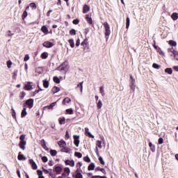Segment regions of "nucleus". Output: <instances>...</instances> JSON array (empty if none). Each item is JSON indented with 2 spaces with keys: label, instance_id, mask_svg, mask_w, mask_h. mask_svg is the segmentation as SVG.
Returning <instances> with one entry per match:
<instances>
[{
  "label": "nucleus",
  "instance_id": "nucleus-1",
  "mask_svg": "<svg viewBox=\"0 0 178 178\" xmlns=\"http://www.w3.org/2000/svg\"><path fill=\"white\" fill-rule=\"evenodd\" d=\"M103 26L105 29V35L106 40L109 39V36L111 35V26H109V24H108L106 22H105L103 24Z\"/></svg>",
  "mask_w": 178,
  "mask_h": 178
},
{
  "label": "nucleus",
  "instance_id": "nucleus-2",
  "mask_svg": "<svg viewBox=\"0 0 178 178\" xmlns=\"http://www.w3.org/2000/svg\"><path fill=\"white\" fill-rule=\"evenodd\" d=\"M81 47H83V51L85 52H88L90 49V44L88 43V39L86 38L81 43Z\"/></svg>",
  "mask_w": 178,
  "mask_h": 178
},
{
  "label": "nucleus",
  "instance_id": "nucleus-3",
  "mask_svg": "<svg viewBox=\"0 0 178 178\" xmlns=\"http://www.w3.org/2000/svg\"><path fill=\"white\" fill-rule=\"evenodd\" d=\"M58 70H60V72H67V70H69V64L67 62H65L61 65H60L58 67Z\"/></svg>",
  "mask_w": 178,
  "mask_h": 178
},
{
  "label": "nucleus",
  "instance_id": "nucleus-4",
  "mask_svg": "<svg viewBox=\"0 0 178 178\" xmlns=\"http://www.w3.org/2000/svg\"><path fill=\"white\" fill-rule=\"evenodd\" d=\"M130 88L131 90H133V92H134V91H136V79H134V78H133V76L130 75Z\"/></svg>",
  "mask_w": 178,
  "mask_h": 178
},
{
  "label": "nucleus",
  "instance_id": "nucleus-5",
  "mask_svg": "<svg viewBox=\"0 0 178 178\" xmlns=\"http://www.w3.org/2000/svg\"><path fill=\"white\" fill-rule=\"evenodd\" d=\"M98 148H102V141L97 140L96 143V147H95V153L97 156H99V151H98Z\"/></svg>",
  "mask_w": 178,
  "mask_h": 178
},
{
  "label": "nucleus",
  "instance_id": "nucleus-6",
  "mask_svg": "<svg viewBox=\"0 0 178 178\" xmlns=\"http://www.w3.org/2000/svg\"><path fill=\"white\" fill-rule=\"evenodd\" d=\"M25 104L29 108V109H31V108L34 106V99H29L28 100H26Z\"/></svg>",
  "mask_w": 178,
  "mask_h": 178
},
{
  "label": "nucleus",
  "instance_id": "nucleus-7",
  "mask_svg": "<svg viewBox=\"0 0 178 178\" xmlns=\"http://www.w3.org/2000/svg\"><path fill=\"white\" fill-rule=\"evenodd\" d=\"M65 163L66 166H71V168H74V160H65Z\"/></svg>",
  "mask_w": 178,
  "mask_h": 178
},
{
  "label": "nucleus",
  "instance_id": "nucleus-8",
  "mask_svg": "<svg viewBox=\"0 0 178 178\" xmlns=\"http://www.w3.org/2000/svg\"><path fill=\"white\" fill-rule=\"evenodd\" d=\"M24 90L26 91H31L33 90V85H31V82H27L26 84H25Z\"/></svg>",
  "mask_w": 178,
  "mask_h": 178
},
{
  "label": "nucleus",
  "instance_id": "nucleus-9",
  "mask_svg": "<svg viewBox=\"0 0 178 178\" xmlns=\"http://www.w3.org/2000/svg\"><path fill=\"white\" fill-rule=\"evenodd\" d=\"M74 143L76 147H79V145L80 144V136H77V135H74Z\"/></svg>",
  "mask_w": 178,
  "mask_h": 178
},
{
  "label": "nucleus",
  "instance_id": "nucleus-10",
  "mask_svg": "<svg viewBox=\"0 0 178 178\" xmlns=\"http://www.w3.org/2000/svg\"><path fill=\"white\" fill-rule=\"evenodd\" d=\"M85 135L90 138H94L95 137L94 135L91 134V132H90L88 128H85Z\"/></svg>",
  "mask_w": 178,
  "mask_h": 178
},
{
  "label": "nucleus",
  "instance_id": "nucleus-11",
  "mask_svg": "<svg viewBox=\"0 0 178 178\" xmlns=\"http://www.w3.org/2000/svg\"><path fill=\"white\" fill-rule=\"evenodd\" d=\"M29 163H31L33 169L34 170H37V169L38 168V167L37 166V164L35 163V162L34 161V160L33 159H29Z\"/></svg>",
  "mask_w": 178,
  "mask_h": 178
},
{
  "label": "nucleus",
  "instance_id": "nucleus-12",
  "mask_svg": "<svg viewBox=\"0 0 178 178\" xmlns=\"http://www.w3.org/2000/svg\"><path fill=\"white\" fill-rule=\"evenodd\" d=\"M26 144H27L26 141H20L19 144V148L24 151V149H26Z\"/></svg>",
  "mask_w": 178,
  "mask_h": 178
},
{
  "label": "nucleus",
  "instance_id": "nucleus-13",
  "mask_svg": "<svg viewBox=\"0 0 178 178\" xmlns=\"http://www.w3.org/2000/svg\"><path fill=\"white\" fill-rule=\"evenodd\" d=\"M54 45V43L50 42L49 41L44 42L43 43V47L45 48H52V46Z\"/></svg>",
  "mask_w": 178,
  "mask_h": 178
},
{
  "label": "nucleus",
  "instance_id": "nucleus-14",
  "mask_svg": "<svg viewBox=\"0 0 178 178\" xmlns=\"http://www.w3.org/2000/svg\"><path fill=\"white\" fill-rule=\"evenodd\" d=\"M54 170L57 175H60V173H62V170H63V168H62L60 166H56Z\"/></svg>",
  "mask_w": 178,
  "mask_h": 178
},
{
  "label": "nucleus",
  "instance_id": "nucleus-15",
  "mask_svg": "<svg viewBox=\"0 0 178 178\" xmlns=\"http://www.w3.org/2000/svg\"><path fill=\"white\" fill-rule=\"evenodd\" d=\"M90 6L87 4H85L83 6V13H88V12H90Z\"/></svg>",
  "mask_w": 178,
  "mask_h": 178
},
{
  "label": "nucleus",
  "instance_id": "nucleus-16",
  "mask_svg": "<svg viewBox=\"0 0 178 178\" xmlns=\"http://www.w3.org/2000/svg\"><path fill=\"white\" fill-rule=\"evenodd\" d=\"M26 115H27V111H26V107H24L23 108V110L22 111L21 118H26Z\"/></svg>",
  "mask_w": 178,
  "mask_h": 178
},
{
  "label": "nucleus",
  "instance_id": "nucleus-17",
  "mask_svg": "<svg viewBox=\"0 0 178 178\" xmlns=\"http://www.w3.org/2000/svg\"><path fill=\"white\" fill-rule=\"evenodd\" d=\"M71 101L72 99H70V98L65 97L63 101V105H67V104H69Z\"/></svg>",
  "mask_w": 178,
  "mask_h": 178
},
{
  "label": "nucleus",
  "instance_id": "nucleus-18",
  "mask_svg": "<svg viewBox=\"0 0 178 178\" xmlns=\"http://www.w3.org/2000/svg\"><path fill=\"white\" fill-rule=\"evenodd\" d=\"M58 145L60 147V148H63V147H66V142L63 140H61L58 142Z\"/></svg>",
  "mask_w": 178,
  "mask_h": 178
},
{
  "label": "nucleus",
  "instance_id": "nucleus-19",
  "mask_svg": "<svg viewBox=\"0 0 178 178\" xmlns=\"http://www.w3.org/2000/svg\"><path fill=\"white\" fill-rule=\"evenodd\" d=\"M51 91L54 94H56V92H59L60 91V88H59L58 86H54Z\"/></svg>",
  "mask_w": 178,
  "mask_h": 178
},
{
  "label": "nucleus",
  "instance_id": "nucleus-20",
  "mask_svg": "<svg viewBox=\"0 0 178 178\" xmlns=\"http://www.w3.org/2000/svg\"><path fill=\"white\" fill-rule=\"evenodd\" d=\"M61 152L69 153L70 152V149L69 147H66V146L61 147Z\"/></svg>",
  "mask_w": 178,
  "mask_h": 178
},
{
  "label": "nucleus",
  "instance_id": "nucleus-21",
  "mask_svg": "<svg viewBox=\"0 0 178 178\" xmlns=\"http://www.w3.org/2000/svg\"><path fill=\"white\" fill-rule=\"evenodd\" d=\"M81 90V92H83V82L78 83L76 90Z\"/></svg>",
  "mask_w": 178,
  "mask_h": 178
},
{
  "label": "nucleus",
  "instance_id": "nucleus-22",
  "mask_svg": "<svg viewBox=\"0 0 178 178\" xmlns=\"http://www.w3.org/2000/svg\"><path fill=\"white\" fill-rule=\"evenodd\" d=\"M94 169H95V164L94 163H91L88 167V170H94Z\"/></svg>",
  "mask_w": 178,
  "mask_h": 178
},
{
  "label": "nucleus",
  "instance_id": "nucleus-23",
  "mask_svg": "<svg viewBox=\"0 0 178 178\" xmlns=\"http://www.w3.org/2000/svg\"><path fill=\"white\" fill-rule=\"evenodd\" d=\"M41 31L44 33V34H48V28L45 26H42L41 28Z\"/></svg>",
  "mask_w": 178,
  "mask_h": 178
},
{
  "label": "nucleus",
  "instance_id": "nucleus-24",
  "mask_svg": "<svg viewBox=\"0 0 178 178\" xmlns=\"http://www.w3.org/2000/svg\"><path fill=\"white\" fill-rule=\"evenodd\" d=\"M168 52L172 54V56L176 54L177 51L173 47L168 49Z\"/></svg>",
  "mask_w": 178,
  "mask_h": 178
},
{
  "label": "nucleus",
  "instance_id": "nucleus-25",
  "mask_svg": "<svg viewBox=\"0 0 178 178\" xmlns=\"http://www.w3.org/2000/svg\"><path fill=\"white\" fill-rule=\"evenodd\" d=\"M149 147L152 152H155V145H152V143H149Z\"/></svg>",
  "mask_w": 178,
  "mask_h": 178
},
{
  "label": "nucleus",
  "instance_id": "nucleus-26",
  "mask_svg": "<svg viewBox=\"0 0 178 178\" xmlns=\"http://www.w3.org/2000/svg\"><path fill=\"white\" fill-rule=\"evenodd\" d=\"M171 17H172V20H177L178 13H173L171 15Z\"/></svg>",
  "mask_w": 178,
  "mask_h": 178
},
{
  "label": "nucleus",
  "instance_id": "nucleus-27",
  "mask_svg": "<svg viewBox=\"0 0 178 178\" xmlns=\"http://www.w3.org/2000/svg\"><path fill=\"white\" fill-rule=\"evenodd\" d=\"M86 19L89 24H92V18H91L88 15H86Z\"/></svg>",
  "mask_w": 178,
  "mask_h": 178
},
{
  "label": "nucleus",
  "instance_id": "nucleus-28",
  "mask_svg": "<svg viewBox=\"0 0 178 178\" xmlns=\"http://www.w3.org/2000/svg\"><path fill=\"white\" fill-rule=\"evenodd\" d=\"M18 159L19 161H26V156H24L23 154H20V152L18 154Z\"/></svg>",
  "mask_w": 178,
  "mask_h": 178
},
{
  "label": "nucleus",
  "instance_id": "nucleus-29",
  "mask_svg": "<svg viewBox=\"0 0 178 178\" xmlns=\"http://www.w3.org/2000/svg\"><path fill=\"white\" fill-rule=\"evenodd\" d=\"M43 87L44 88H48V87H49V82L47 80H44L43 81Z\"/></svg>",
  "mask_w": 178,
  "mask_h": 178
},
{
  "label": "nucleus",
  "instance_id": "nucleus-30",
  "mask_svg": "<svg viewBox=\"0 0 178 178\" xmlns=\"http://www.w3.org/2000/svg\"><path fill=\"white\" fill-rule=\"evenodd\" d=\"M168 44L171 47H176L177 45V42H176V41H175V40H170Z\"/></svg>",
  "mask_w": 178,
  "mask_h": 178
},
{
  "label": "nucleus",
  "instance_id": "nucleus-31",
  "mask_svg": "<svg viewBox=\"0 0 178 178\" xmlns=\"http://www.w3.org/2000/svg\"><path fill=\"white\" fill-rule=\"evenodd\" d=\"M17 73H19V70H15L13 72V79L14 80H16V79H17Z\"/></svg>",
  "mask_w": 178,
  "mask_h": 178
},
{
  "label": "nucleus",
  "instance_id": "nucleus-32",
  "mask_svg": "<svg viewBox=\"0 0 178 178\" xmlns=\"http://www.w3.org/2000/svg\"><path fill=\"white\" fill-rule=\"evenodd\" d=\"M71 48H74V40L73 39H70L68 41Z\"/></svg>",
  "mask_w": 178,
  "mask_h": 178
},
{
  "label": "nucleus",
  "instance_id": "nucleus-33",
  "mask_svg": "<svg viewBox=\"0 0 178 178\" xmlns=\"http://www.w3.org/2000/svg\"><path fill=\"white\" fill-rule=\"evenodd\" d=\"M35 73H36V74H41L42 73V68H41V67L36 68Z\"/></svg>",
  "mask_w": 178,
  "mask_h": 178
},
{
  "label": "nucleus",
  "instance_id": "nucleus-34",
  "mask_svg": "<svg viewBox=\"0 0 178 178\" xmlns=\"http://www.w3.org/2000/svg\"><path fill=\"white\" fill-rule=\"evenodd\" d=\"M103 104L101 100H99L98 102H97V106L98 109H101L102 108Z\"/></svg>",
  "mask_w": 178,
  "mask_h": 178
},
{
  "label": "nucleus",
  "instance_id": "nucleus-35",
  "mask_svg": "<svg viewBox=\"0 0 178 178\" xmlns=\"http://www.w3.org/2000/svg\"><path fill=\"white\" fill-rule=\"evenodd\" d=\"M47 58H48V53H47V52H43V53L41 54V58H42V59H47Z\"/></svg>",
  "mask_w": 178,
  "mask_h": 178
},
{
  "label": "nucleus",
  "instance_id": "nucleus-36",
  "mask_svg": "<svg viewBox=\"0 0 178 178\" xmlns=\"http://www.w3.org/2000/svg\"><path fill=\"white\" fill-rule=\"evenodd\" d=\"M165 72L168 73V74H172V73H173V70H172V68H166L165 70Z\"/></svg>",
  "mask_w": 178,
  "mask_h": 178
},
{
  "label": "nucleus",
  "instance_id": "nucleus-37",
  "mask_svg": "<svg viewBox=\"0 0 178 178\" xmlns=\"http://www.w3.org/2000/svg\"><path fill=\"white\" fill-rule=\"evenodd\" d=\"M42 147L44 149H47V143H45V140L42 139L41 141Z\"/></svg>",
  "mask_w": 178,
  "mask_h": 178
},
{
  "label": "nucleus",
  "instance_id": "nucleus-38",
  "mask_svg": "<svg viewBox=\"0 0 178 178\" xmlns=\"http://www.w3.org/2000/svg\"><path fill=\"white\" fill-rule=\"evenodd\" d=\"M58 154V152L56 150L51 149L50 150V154L51 156H56V155Z\"/></svg>",
  "mask_w": 178,
  "mask_h": 178
},
{
  "label": "nucleus",
  "instance_id": "nucleus-39",
  "mask_svg": "<svg viewBox=\"0 0 178 178\" xmlns=\"http://www.w3.org/2000/svg\"><path fill=\"white\" fill-rule=\"evenodd\" d=\"M104 86L100 87V94L102 95V97L105 96V90H104Z\"/></svg>",
  "mask_w": 178,
  "mask_h": 178
},
{
  "label": "nucleus",
  "instance_id": "nucleus-40",
  "mask_svg": "<svg viewBox=\"0 0 178 178\" xmlns=\"http://www.w3.org/2000/svg\"><path fill=\"white\" fill-rule=\"evenodd\" d=\"M130 26V18L127 17L126 19V29H129Z\"/></svg>",
  "mask_w": 178,
  "mask_h": 178
},
{
  "label": "nucleus",
  "instance_id": "nucleus-41",
  "mask_svg": "<svg viewBox=\"0 0 178 178\" xmlns=\"http://www.w3.org/2000/svg\"><path fill=\"white\" fill-rule=\"evenodd\" d=\"M64 172L66 173L67 175V176H69V175H70V168H65Z\"/></svg>",
  "mask_w": 178,
  "mask_h": 178
},
{
  "label": "nucleus",
  "instance_id": "nucleus-42",
  "mask_svg": "<svg viewBox=\"0 0 178 178\" xmlns=\"http://www.w3.org/2000/svg\"><path fill=\"white\" fill-rule=\"evenodd\" d=\"M55 105H56V102L51 103L49 106H47V108L48 109H53Z\"/></svg>",
  "mask_w": 178,
  "mask_h": 178
},
{
  "label": "nucleus",
  "instance_id": "nucleus-43",
  "mask_svg": "<svg viewBox=\"0 0 178 178\" xmlns=\"http://www.w3.org/2000/svg\"><path fill=\"white\" fill-rule=\"evenodd\" d=\"M53 80H54V83H56L57 84H59V83H60V80H59L57 76H54L53 78Z\"/></svg>",
  "mask_w": 178,
  "mask_h": 178
},
{
  "label": "nucleus",
  "instance_id": "nucleus-44",
  "mask_svg": "<svg viewBox=\"0 0 178 178\" xmlns=\"http://www.w3.org/2000/svg\"><path fill=\"white\" fill-rule=\"evenodd\" d=\"M66 113H68V115H73V109L67 108L66 110Z\"/></svg>",
  "mask_w": 178,
  "mask_h": 178
},
{
  "label": "nucleus",
  "instance_id": "nucleus-45",
  "mask_svg": "<svg viewBox=\"0 0 178 178\" xmlns=\"http://www.w3.org/2000/svg\"><path fill=\"white\" fill-rule=\"evenodd\" d=\"M99 161L100 162L101 165H105V161H104V159L99 155Z\"/></svg>",
  "mask_w": 178,
  "mask_h": 178
},
{
  "label": "nucleus",
  "instance_id": "nucleus-46",
  "mask_svg": "<svg viewBox=\"0 0 178 178\" xmlns=\"http://www.w3.org/2000/svg\"><path fill=\"white\" fill-rule=\"evenodd\" d=\"M12 112V116L13 118V119L16 120V111H15V109L11 108Z\"/></svg>",
  "mask_w": 178,
  "mask_h": 178
},
{
  "label": "nucleus",
  "instance_id": "nucleus-47",
  "mask_svg": "<svg viewBox=\"0 0 178 178\" xmlns=\"http://www.w3.org/2000/svg\"><path fill=\"white\" fill-rule=\"evenodd\" d=\"M25 139H26V135L25 134H22V135L20 136V137H19L20 141H26Z\"/></svg>",
  "mask_w": 178,
  "mask_h": 178
},
{
  "label": "nucleus",
  "instance_id": "nucleus-48",
  "mask_svg": "<svg viewBox=\"0 0 178 178\" xmlns=\"http://www.w3.org/2000/svg\"><path fill=\"white\" fill-rule=\"evenodd\" d=\"M29 6H31L32 9H37V5H35V3H31Z\"/></svg>",
  "mask_w": 178,
  "mask_h": 178
},
{
  "label": "nucleus",
  "instance_id": "nucleus-49",
  "mask_svg": "<svg viewBox=\"0 0 178 178\" xmlns=\"http://www.w3.org/2000/svg\"><path fill=\"white\" fill-rule=\"evenodd\" d=\"M75 177L76 178H83V175H81V173H80V172H76L75 175Z\"/></svg>",
  "mask_w": 178,
  "mask_h": 178
},
{
  "label": "nucleus",
  "instance_id": "nucleus-50",
  "mask_svg": "<svg viewBox=\"0 0 178 178\" xmlns=\"http://www.w3.org/2000/svg\"><path fill=\"white\" fill-rule=\"evenodd\" d=\"M74 155H75V156H76L77 158H81V156H83V155L81 154V153L77 152H76L74 153Z\"/></svg>",
  "mask_w": 178,
  "mask_h": 178
},
{
  "label": "nucleus",
  "instance_id": "nucleus-51",
  "mask_svg": "<svg viewBox=\"0 0 178 178\" xmlns=\"http://www.w3.org/2000/svg\"><path fill=\"white\" fill-rule=\"evenodd\" d=\"M83 161H85V162H88V163L91 162V159H90V157H88V156L83 157Z\"/></svg>",
  "mask_w": 178,
  "mask_h": 178
},
{
  "label": "nucleus",
  "instance_id": "nucleus-52",
  "mask_svg": "<svg viewBox=\"0 0 178 178\" xmlns=\"http://www.w3.org/2000/svg\"><path fill=\"white\" fill-rule=\"evenodd\" d=\"M27 15H28L27 11L25 10L22 14L23 20H24V19H26L27 17Z\"/></svg>",
  "mask_w": 178,
  "mask_h": 178
},
{
  "label": "nucleus",
  "instance_id": "nucleus-53",
  "mask_svg": "<svg viewBox=\"0 0 178 178\" xmlns=\"http://www.w3.org/2000/svg\"><path fill=\"white\" fill-rule=\"evenodd\" d=\"M152 67L154 68V69H160L161 68V65L156 64V63H154Z\"/></svg>",
  "mask_w": 178,
  "mask_h": 178
},
{
  "label": "nucleus",
  "instance_id": "nucleus-54",
  "mask_svg": "<svg viewBox=\"0 0 178 178\" xmlns=\"http://www.w3.org/2000/svg\"><path fill=\"white\" fill-rule=\"evenodd\" d=\"M7 67H8V69H10V67H12V61H7Z\"/></svg>",
  "mask_w": 178,
  "mask_h": 178
},
{
  "label": "nucleus",
  "instance_id": "nucleus-55",
  "mask_svg": "<svg viewBox=\"0 0 178 178\" xmlns=\"http://www.w3.org/2000/svg\"><path fill=\"white\" fill-rule=\"evenodd\" d=\"M30 59V56L29 54H26L24 58V62H27Z\"/></svg>",
  "mask_w": 178,
  "mask_h": 178
},
{
  "label": "nucleus",
  "instance_id": "nucleus-56",
  "mask_svg": "<svg viewBox=\"0 0 178 178\" xmlns=\"http://www.w3.org/2000/svg\"><path fill=\"white\" fill-rule=\"evenodd\" d=\"M70 34H71V35H76V30L74 29H71L70 31Z\"/></svg>",
  "mask_w": 178,
  "mask_h": 178
},
{
  "label": "nucleus",
  "instance_id": "nucleus-57",
  "mask_svg": "<svg viewBox=\"0 0 178 178\" xmlns=\"http://www.w3.org/2000/svg\"><path fill=\"white\" fill-rule=\"evenodd\" d=\"M59 124H65V118H60L59 120Z\"/></svg>",
  "mask_w": 178,
  "mask_h": 178
},
{
  "label": "nucleus",
  "instance_id": "nucleus-58",
  "mask_svg": "<svg viewBox=\"0 0 178 178\" xmlns=\"http://www.w3.org/2000/svg\"><path fill=\"white\" fill-rule=\"evenodd\" d=\"M173 57L175 58V59H176V60H178V51H177V52L175 53V54L173 55Z\"/></svg>",
  "mask_w": 178,
  "mask_h": 178
},
{
  "label": "nucleus",
  "instance_id": "nucleus-59",
  "mask_svg": "<svg viewBox=\"0 0 178 178\" xmlns=\"http://www.w3.org/2000/svg\"><path fill=\"white\" fill-rule=\"evenodd\" d=\"M158 52L160 55L165 56V53H163V51L161 49H159Z\"/></svg>",
  "mask_w": 178,
  "mask_h": 178
},
{
  "label": "nucleus",
  "instance_id": "nucleus-60",
  "mask_svg": "<svg viewBox=\"0 0 178 178\" xmlns=\"http://www.w3.org/2000/svg\"><path fill=\"white\" fill-rule=\"evenodd\" d=\"M42 162H48V158L47 156L42 157Z\"/></svg>",
  "mask_w": 178,
  "mask_h": 178
},
{
  "label": "nucleus",
  "instance_id": "nucleus-61",
  "mask_svg": "<svg viewBox=\"0 0 178 178\" xmlns=\"http://www.w3.org/2000/svg\"><path fill=\"white\" fill-rule=\"evenodd\" d=\"M163 143V138H159V144L162 145Z\"/></svg>",
  "mask_w": 178,
  "mask_h": 178
},
{
  "label": "nucleus",
  "instance_id": "nucleus-62",
  "mask_svg": "<svg viewBox=\"0 0 178 178\" xmlns=\"http://www.w3.org/2000/svg\"><path fill=\"white\" fill-rule=\"evenodd\" d=\"M76 46L79 47L80 46V39H77L76 42Z\"/></svg>",
  "mask_w": 178,
  "mask_h": 178
},
{
  "label": "nucleus",
  "instance_id": "nucleus-63",
  "mask_svg": "<svg viewBox=\"0 0 178 178\" xmlns=\"http://www.w3.org/2000/svg\"><path fill=\"white\" fill-rule=\"evenodd\" d=\"M72 23H73L74 24H79V19H74L73 22H72Z\"/></svg>",
  "mask_w": 178,
  "mask_h": 178
},
{
  "label": "nucleus",
  "instance_id": "nucleus-64",
  "mask_svg": "<svg viewBox=\"0 0 178 178\" xmlns=\"http://www.w3.org/2000/svg\"><path fill=\"white\" fill-rule=\"evenodd\" d=\"M172 69H174L175 72H178V66H173Z\"/></svg>",
  "mask_w": 178,
  "mask_h": 178
}]
</instances>
